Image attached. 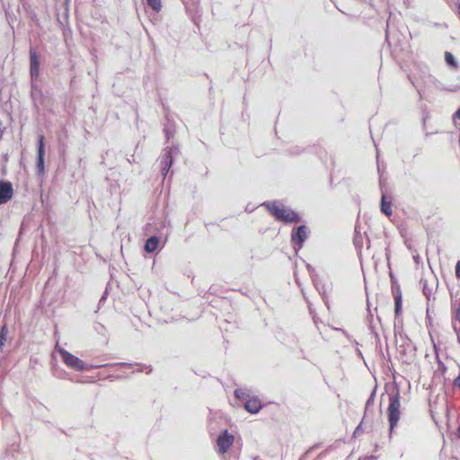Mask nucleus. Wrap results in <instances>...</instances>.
<instances>
[{
    "label": "nucleus",
    "instance_id": "obj_1",
    "mask_svg": "<svg viewBox=\"0 0 460 460\" xmlns=\"http://www.w3.org/2000/svg\"><path fill=\"white\" fill-rule=\"evenodd\" d=\"M261 206L279 222L292 224L301 221V217L297 212L285 207L279 200L264 201Z\"/></svg>",
    "mask_w": 460,
    "mask_h": 460
},
{
    "label": "nucleus",
    "instance_id": "obj_2",
    "mask_svg": "<svg viewBox=\"0 0 460 460\" xmlns=\"http://www.w3.org/2000/svg\"><path fill=\"white\" fill-rule=\"evenodd\" d=\"M401 417V395L397 386L394 392L389 394L387 408V420L389 424V438H392L394 429L397 427Z\"/></svg>",
    "mask_w": 460,
    "mask_h": 460
},
{
    "label": "nucleus",
    "instance_id": "obj_3",
    "mask_svg": "<svg viewBox=\"0 0 460 460\" xmlns=\"http://www.w3.org/2000/svg\"><path fill=\"white\" fill-rule=\"evenodd\" d=\"M40 58L38 52L33 49H30V76L31 84V98L34 105H37L38 98L42 96V91L39 88L37 82L40 78Z\"/></svg>",
    "mask_w": 460,
    "mask_h": 460
},
{
    "label": "nucleus",
    "instance_id": "obj_4",
    "mask_svg": "<svg viewBox=\"0 0 460 460\" xmlns=\"http://www.w3.org/2000/svg\"><path fill=\"white\" fill-rule=\"evenodd\" d=\"M56 352L59 355L63 363L71 369L75 371H91L93 369V364L84 363L81 358L58 345L56 346Z\"/></svg>",
    "mask_w": 460,
    "mask_h": 460
},
{
    "label": "nucleus",
    "instance_id": "obj_5",
    "mask_svg": "<svg viewBox=\"0 0 460 460\" xmlns=\"http://www.w3.org/2000/svg\"><path fill=\"white\" fill-rule=\"evenodd\" d=\"M180 154L179 145H172L163 149L162 155L159 157L160 171L163 178L165 179L170 172L174 157Z\"/></svg>",
    "mask_w": 460,
    "mask_h": 460
},
{
    "label": "nucleus",
    "instance_id": "obj_6",
    "mask_svg": "<svg viewBox=\"0 0 460 460\" xmlns=\"http://www.w3.org/2000/svg\"><path fill=\"white\" fill-rule=\"evenodd\" d=\"M309 229L305 225L295 226L290 234V242L296 253H297L304 246L305 242L309 236Z\"/></svg>",
    "mask_w": 460,
    "mask_h": 460
},
{
    "label": "nucleus",
    "instance_id": "obj_7",
    "mask_svg": "<svg viewBox=\"0 0 460 460\" xmlns=\"http://www.w3.org/2000/svg\"><path fill=\"white\" fill-rule=\"evenodd\" d=\"M389 277L391 281V290L394 298V318L395 321H397L402 312V293L400 285L392 270L389 271Z\"/></svg>",
    "mask_w": 460,
    "mask_h": 460
},
{
    "label": "nucleus",
    "instance_id": "obj_8",
    "mask_svg": "<svg viewBox=\"0 0 460 460\" xmlns=\"http://www.w3.org/2000/svg\"><path fill=\"white\" fill-rule=\"evenodd\" d=\"M397 351L400 360L404 364H411L415 356V348L407 336H402V343L397 347Z\"/></svg>",
    "mask_w": 460,
    "mask_h": 460
},
{
    "label": "nucleus",
    "instance_id": "obj_9",
    "mask_svg": "<svg viewBox=\"0 0 460 460\" xmlns=\"http://www.w3.org/2000/svg\"><path fill=\"white\" fill-rule=\"evenodd\" d=\"M408 78L411 81L413 87L418 92L420 100L422 99V94H421L422 88H424L431 84H435L437 87H438L437 85V83H438V80L435 77H433L430 74L426 73L424 71L420 75V78H417L416 76H411V75H408Z\"/></svg>",
    "mask_w": 460,
    "mask_h": 460
},
{
    "label": "nucleus",
    "instance_id": "obj_10",
    "mask_svg": "<svg viewBox=\"0 0 460 460\" xmlns=\"http://www.w3.org/2000/svg\"><path fill=\"white\" fill-rule=\"evenodd\" d=\"M36 170L39 176L45 173V137L41 134L38 136Z\"/></svg>",
    "mask_w": 460,
    "mask_h": 460
},
{
    "label": "nucleus",
    "instance_id": "obj_11",
    "mask_svg": "<svg viewBox=\"0 0 460 460\" xmlns=\"http://www.w3.org/2000/svg\"><path fill=\"white\" fill-rule=\"evenodd\" d=\"M234 439V436L226 429L220 431L217 439L218 452L223 455L226 454L232 447Z\"/></svg>",
    "mask_w": 460,
    "mask_h": 460
},
{
    "label": "nucleus",
    "instance_id": "obj_12",
    "mask_svg": "<svg viewBox=\"0 0 460 460\" xmlns=\"http://www.w3.org/2000/svg\"><path fill=\"white\" fill-rule=\"evenodd\" d=\"M314 288L320 294L326 307L330 309L329 293L332 289L331 286L324 283L320 277L312 281Z\"/></svg>",
    "mask_w": 460,
    "mask_h": 460
},
{
    "label": "nucleus",
    "instance_id": "obj_13",
    "mask_svg": "<svg viewBox=\"0 0 460 460\" xmlns=\"http://www.w3.org/2000/svg\"><path fill=\"white\" fill-rule=\"evenodd\" d=\"M13 196V184L5 180H0V205L7 203Z\"/></svg>",
    "mask_w": 460,
    "mask_h": 460
},
{
    "label": "nucleus",
    "instance_id": "obj_14",
    "mask_svg": "<svg viewBox=\"0 0 460 460\" xmlns=\"http://www.w3.org/2000/svg\"><path fill=\"white\" fill-rule=\"evenodd\" d=\"M163 131L168 143L175 135L176 132V125L173 119H170L168 115L164 118V122L163 124Z\"/></svg>",
    "mask_w": 460,
    "mask_h": 460
},
{
    "label": "nucleus",
    "instance_id": "obj_15",
    "mask_svg": "<svg viewBox=\"0 0 460 460\" xmlns=\"http://www.w3.org/2000/svg\"><path fill=\"white\" fill-rule=\"evenodd\" d=\"M243 406L248 412L252 414H256L262 409L263 404L257 396H254L248 398L244 402Z\"/></svg>",
    "mask_w": 460,
    "mask_h": 460
},
{
    "label": "nucleus",
    "instance_id": "obj_16",
    "mask_svg": "<svg viewBox=\"0 0 460 460\" xmlns=\"http://www.w3.org/2000/svg\"><path fill=\"white\" fill-rule=\"evenodd\" d=\"M364 236H366V238H367V249H368L370 247V239H369V237L367 236L366 232H364V234H362L361 232H360L359 226H355V231H354L353 244H354L356 250L358 252H361V249L363 247Z\"/></svg>",
    "mask_w": 460,
    "mask_h": 460
},
{
    "label": "nucleus",
    "instance_id": "obj_17",
    "mask_svg": "<svg viewBox=\"0 0 460 460\" xmlns=\"http://www.w3.org/2000/svg\"><path fill=\"white\" fill-rule=\"evenodd\" d=\"M380 210L385 216H391L393 213L392 210V201L387 199V196L385 192H382L381 200H380Z\"/></svg>",
    "mask_w": 460,
    "mask_h": 460
},
{
    "label": "nucleus",
    "instance_id": "obj_18",
    "mask_svg": "<svg viewBox=\"0 0 460 460\" xmlns=\"http://www.w3.org/2000/svg\"><path fill=\"white\" fill-rule=\"evenodd\" d=\"M160 238L157 235H152L145 243V251L148 253L154 252L159 246Z\"/></svg>",
    "mask_w": 460,
    "mask_h": 460
},
{
    "label": "nucleus",
    "instance_id": "obj_19",
    "mask_svg": "<svg viewBox=\"0 0 460 460\" xmlns=\"http://www.w3.org/2000/svg\"><path fill=\"white\" fill-rule=\"evenodd\" d=\"M452 325L457 335L458 342L460 343V296L458 299V305L456 307V315L452 319Z\"/></svg>",
    "mask_w": 460,
    "mask_h": 460
},
{
    "label": "nucleus",
    "instance_id": "obj_20",
    "mask_svg": "<svg viewBox=\"0 0 460 460\" xmlns=\"http://www.w3.org/2000/svg\"><path fill=\"white\" fill-rule=\"evenodd\" d=\"M52 376L58 379H69V374L56 362L51 364Z\"/></svg>",
    "mask_w": 460,
    "mask_h": 460
},
{
    "label": "nucleus",
    "instance_id": "obj_21",
    "mask_svg": "<svg viewBox=\"0 0 460 460\" xmlns=\"http://www.w3.org/2000/svg\"><path fill=\"white\" fill-rule=\"evenodd\" d=\"M445 62H446V64H447L449 67H451V68H453V69H455V70H456V69H458V68H459V64H458V62H457L456 58H455V56H454L451 52H449V51H446V52H445Z\"/></svg>",
    "mask_w": 460,
    "mask_h": 460
},
{
    "label": "nucleus",
    "instance_id": "obj_22",
    "mask_svg": "<svg viewBox=\"0 0 460 460\" xmlns=\"http://www.w3.org/2000/svg\"><path fill=\"white\" fill-rule=\"evenodd\" d=\"M234 394L236 399L244 402L251 397L249 391L244 388H236L234 392Z\"/></svg>",
    "mask_w": 460,
    "mask_h": 460
},
{
    "label": "nucleus",
    "instance_id": "obj_23",
    "mask_svg": "<svg viewBox=\"0 0 460 460\" xmlns=\"http://www.w3.org/2000/svg\"><path fill=\"white\" fill-rule=\"evenodd\" d=\"M420 283L422 287L423 295L427 300L429 301L432 295V288L429 287L428 281L426 279H421Z\"/></svg>",
    "mask_w": 460,
    "mask_h": 460
},
{
    "label": "nucleus",
    "instance_id": "obj_24",
    "mask_svg": "<svg viewBox=\"0 0 460 460\" xmlns=\"http://www.w3.org/2000/svg\"><path fill=\"white\" fill-rule=\"evenodd\" d=\"M304 151H305V148L300 146H298V145L290 146L288 148L286 149V152L289 155H292V156L299 155Z\"/></svg>",
    "mask_w": 460,
    "mask_h": 460
},
{
    "label": "nucleus",
    "instance_id": "obj_25",
    "mask_svg": "<svg viewBox=\"0 0 460 460\" xmlns=\"http://www.w3.org/2000/svg\"><path fill=\"white\" fill-rule=\"evenodd\" d=\"M8 334V328L6 324H3L0 327V349H3V347L5 344L6 339Z\"/></svg>",
    "mask_w": 460,
    "mask_h": 460
},
{
    "label": "nucleus",
    "instance_id": "obj_26",
    "mask_svg": "<svg viewBox=\"0 0 460 460\" xmlns=\"http://www.w3.org/2000/svg\"><path fill=\"white\" fill-rule=\"evenodd\" d=\"M146 4L155 13H158L162 9L161 0H146Z\"/></svg>",
    "mask_w": 460,
    "mask_h": 460
},
{
    "label": "nucleus",
    "instance_id": "obj_27",
    "mask_svg": "<svg viewBox=\"0 0 460 460\" xmlns=\"http://www.w3.org/2000/svg\"><path fill=\"white\" fill-rule=\"evenodd\" d=\"M137 367V368L133 372H144L146 371V374H150L153 371V367L150 365H144L141 363H135L134 365Z\"/></svg>",
    "mask_w": 460,
    "mask_h": 460
},
{
    "label": "nucleus",
    "instance_id": "obj_28",
    "mask_svg": "<svg viewBox=\"0 0 460 460\" xmlns=\"http://www.w3.org/2000/svg\"><path fill=\"white\" fill-rule=\"evenodd\" d=\"M425 323H426V326H427V329H428V331H429V335H430V338H431V340L433 341L432 333H431V329H432V318H431V316H430L429 309V308H427Z\"/></svg>",
    "mask_w": 460,
    "mask_h": 460
},
{
    "label": "nucleus",
    "instance_id": "obj_29",
    "mask_svg": "<svg viewBox=\"0 0 460 460\" xmlns=\"http://www.w3.org/2000/svg\"><path fill=\"white\" fill-rule=\"evenodd\" d=\"M375 398H376V388H374V390L371 392L370 395L368 396V398L366 402L365 413L367 412V411L368 410L369 407L374 405Z\"/></svg>",
    "mask_w": 460,
    "mask_h": 460
},
{
    "label": "nucleus",
    "instance_id": "obj_30",
    "mask_svg": "<svg viewBox=\"0 0 460 460\" xmlns=\"http://www.w3.org/2000/svg\"><path fill=\"white\" fill-rule=\"evenodd\" d=\"M187 10L196 8L199 4V0H181Z\"/></svg>",
    "mask_w": 460,
    "mask_h": 460
},
{
    "label": "nucleus",
    "instance_id": "obj_31",
    "mask_svg": "<svg viewBox=\"0 0 460 460\" xmlns=\"http://www.w3.org/2000/svg\"><path fill=\"white\" fill-rule=\"evenodd\" d=\"M305 267H306V270H308V272L310 274L312 281L319 277V275L317 274L315 269L311 264L306 263Z\"/></svg>",
    "mask_w": 460,
    "mask_h": 460
},
{
    "label": "nucleus",
    "instance_id": "obj_32",
    "mask_svg": "<svg viewBox=\"0 0 460 460\" xmlns=\"http://www.w3.org/2000/svg\"><path fill=\"white\" fill-rule=\"evenodd\" d=\"M368 311H369V314H371L369 309H368ZM372 317H373V315H372V314H370V319H369V323H368V329H369V330L371 331V332L375 335V337L378 340V339H379V336H378V333H377V332H376V328H375V326H374V324H373Z\"/></svg>",
    "mask_w": 460,
    "mask_h": 460
},
{
    "label": "nucleus",
    "instance_id": "obj_33",
    "mask_svg": "<svg viewBox=\"0 0 460 460\" xmlns=\"http://www.w3.org/2000/svg\"><path fill=\"white\" fill-rule=\"evenodd\" d=\"M118 367V364H116V362H115V363H107V364H101V365H93V369L102 368V367L110 368V367Z\"/></svg>",
    "mask_w": 460,
    "mask_h": 460
},
{
    "label": "nucleus",
    "instance_id": "obj_34",
    "mask_svg": "<svg viewBox=\"0 0 460 460\" xmlns=\"http://www.w3.org/2000/svg\"><path fill=\"white\" fill-rule=\"evenodd\" d=\"M124 376H121V375H114V374H110L108 375L105 379H108L110 381H114V380H120V379H123Z\"/></svg>",
    "mask_w": 460,
    "mask_h": 460
},
{
    "label": "nucleus",
    "instance_id": "obj_35",
    "mask_svg": "<svg viewBox=\"0 0 460 460\" xmlns=\"http://www.w3.org/2000/svg\"><path fill=\"white\" fill-rule=\"evenodd\" d=\"M389 28H390V24H389V22H387V26H386V31H385V40L389 45H391V41H390L391 32H390Z\"/></svg>",
    "mask_w": 460,
    "mask_h": 460
},
{
    "label": "nucleus",
    "instance_id": "obj_36",
    "mask_svg": "<svg viewBox=\"0 0 460 460\" xmlns=\"http://www.w3.org/2000/svg\"><path fill=\"white\" fill-rule=\"evenodd\" d=\"M108 295H109V293H108V290L106 289L99 300V306H101L103 303H105V301L108 297Z\"/></svg>",
    "mask_w": 460,
    "mask_h": 460
},
{
    "label": "nucleus",
    "instance_id": "obj_37",
    "mask_svg": "<svg viewBox=\"0 0 460 460\" xmlns=\"http://www.w3.org/2000/svg\"><path fill=\"white\" fill-rule=\"evenodd\" d=\"M116 364H118V367H133L135 365V363H131V362H116Z\"/></svg>",
    "mask_w": 460,
    "mask_h": 460
},
{
    "label": "nucleus",
    "instance_id": "obj_38",
    "mask_svg": "<svg viewBox=\"0 0 460 460\" xmlns=\"http://www.w3.org/2000/svg\"><path fill=\"white\" fill-rule=\"evenodd\" d=\"M455 273H456V277L457 279H460V260L456 262Z\"/></svg>",
    "mask_w": 460,
    "mask_h": 460
},
{
    "label": "nucleus",
    "instance_id": "obj_39",
    "mask_svg": "<svg viewBox=\"0 0 460 460\" xmlns=\"http://www.w3.org/2000/svg\"><path fill=\"white\" fill-rule=\"evenodd\" d=\"M453 119H454L455 122H456V119H460V107L454 113Z\"/></svg>",
    "mask_w": 460,
    "mask_h": 460
},
{
    "label": "nucleus",
    "instance_id": "obj_40",
    "mask_svg": "<svg viewBox=\"0 0 460 460\" xmlns=\"http://www.w3.org/2000/svg\"><path fill=\"white\" fill-rule=\"evenodd\" d=\"M453 384L455 386H457L460 388V372H459V375L455 378Z\"/></svg>",
    "mask_w": 460,
    "mask_h": 460
},
{
    "label": "nucleus",
    "instance_id": "obj_41",
    "mask_svg": "<svg viewBox=\"0 0 460 460\" xmlns=\"http://www.w3.org/2000/svg\"><path fill=\"white\" fill-rule=\"evenodd\" d=\"M362 422L363 420L358 425V427L355 429L354 430V436H356L357 434L359 433V431H361L362 429Z\"/></svg>",
    "mask_w": 460,
    "mask_h": 460
},
{
    "label": "nucleus",
    "instance_id": "obj_42",
    "mask_svg": "<svg viewBox=\"0 0 460 460\" xmlns=\"http://www.w3.org/2000/svg\"><path fill=\"white\" fill-rule=\"evenodd\" d=\"M456 14L460 19V3L456 4Z\"/></svg>",
    "mask_w": 460,
    "mask_h": 460
},
{
    "label": "nucleus",
    "instance_id": "obj_43",
    "mask_svg": "<svg viewBox=\"0 0 460 460\" xmlns=\"http://www.w3.org/2000/svg\"><path fill=\"white\" fill-rule=\"evenodd\" d=\"M456 438H457L458 439H460V425H459V426H458V428H457V430H456Z\"/></svg>",
    "mask_w": 460,
    "mask_h": 460
},
{
    "label": "nucleus",
    "instance_id": "obj_44",
    "mask_svg": "<svg viewBox=\"0 0 460 460\" xmlns=\"http://www.w3.org/2000/svg\"><path fill=\"white\" fill-rule=\"evenodd\" d=\"M224 460H238V458H237V456H229V459H226V458L225 457V458H224Z\"/></svg>",
    "mask_w": 460,
    "mask_h": 460
},
{
    "label": "nucleus",
    "instance_id": "obj_45",
    "mask_svg": "<svg viewBox=\"0 0 460 460\" xmlns=\"http://www.w3.org/2000/svg\"><path fill=\"white\" fill-rule=\"evenodd\" d=\"M385 256H386V260H387V261L389 262L390 255H389V252H388V250H387V249H386Z\"/></svg>",
    "mask_w": 460,
    "mask_h": 460
},
{
    "label": "nucleus",
    "instance_id": "obj_46",
    "mask_svg": "<svg viewBox=\"0 0 460 460\" xmlns=\"http://www.w3.org/2000/svg\"><path fill=\"white\" fill-rule=\"evenodd\" d=\"M128 163H132V162H135V158H134V155H131V158H128Z\"/></svg>",
    "mask_w": 460,
    "mask_h": 460
},
{
    "label": "nucleus",
    "instance_id": "obj_47",
    "mask_svg": "<svg viewBox=\"0 0 460 460\" xmlns=\"http://www.w3.org/2000/svg\"><path fill=\"white\" fill-rule=\"evenodd\" d=\"M339 331H341L343 334H345L346 336H349L347 332L343 329H339Z\"/></svg>",
    "mask_w": 460,
    "mask_h": 460
},
{
    "label": "nucleus",
    "instance_id": "obj_48",
    "mask_svg": "<svg viewBox=\"0 0 460 460\" xmlns=\"http://www.w3.org/2000/svg\"><path fill=\"white\" fill-rule=\"evenodd\" d=\"M442 89L443 90H447V91H450V92L455 91V89H451V88H447V87H443Z\"/></svg>",
    "mask_w": 460,
    "mask_h": 460
},
{
    "label": "nucleus",
    "instance_id": "obj_49",
    "mask_svg": "<svg viewBox=\"0 0 460 460\" xmlns=\"http://www.w3.org/2000/svg\"><path fill=\"white\" fill-rule=\"evenodd\" d=\"M369 459H370V460H376V459H377V457H376V456H369Z\"/></svg>",
    "mask_w": 460,
    "mask_h": 460
},
{
    "label": "nucleus",
    "instance_id": "obj_50",
    "mask_svg": "<svg viewBox=\"0 0 460 460\" xmlns=\"http://www.w3.org/2000/svg\"><path fill=\"white\" fill-rule=\"evenodd\" d=\"M456 300L455 302L452 303V308H455L456 306Z\"/></svg>",
    "mask_w": 460,
    "mask_h": 460
},
{
    "label": "nucleus",
    "instance_id": "obj_51",
    "mask_svg": "<svg viewBox=\"0 0 460 460\" xmlns=\"http://www.w3.org/2000/svg\"><path fill=\"white\" fill-rule=\"evenodd\" d=\"M396 327H397V324L396 323H394V332L396 333Z\"/></svg>",
    "mask_w": 460,
    "mask_h": 460
}]
</instances>
